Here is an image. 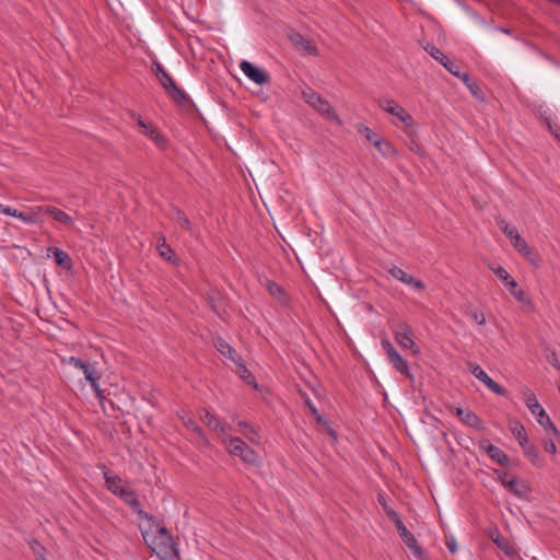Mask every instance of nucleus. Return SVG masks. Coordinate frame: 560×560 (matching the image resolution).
<instances>
[{
  "mask_svg": "<svg viewBox=\"0 0 560 560\" xmlns=\"http://www.w3.org/2000/svg\"><path fill=\"white\" fill-rule=\"evenodd\" d=\"M214 347L222 355L234 362L236 365H241L242 357L223 338L218 337L214 340Z\"/></svg>",
  "mask_w": 560,
  "mask_h": 560,
  "instance_id": "nucleus-20",
  "label": "nucleus"
},
{
  "mask_svg": "<svg viewBox=\"0 0 560 560\" xmlns=\"http://www.w3.org/2000/svg\"><path fill=\"white\" fill-rule=\"evenodd\" d=\"M388 273L395 278L396 280H398L399 282L401 283H405L407 284L408 281H410V277L411 275H408L406 271H404L401 268L397 267V266H393L388 269Z\"/></svg>",
  "mask_w": 560,
  "mask_h": 560,
  "instance_id": "nucleus-34",
  "label": "nucleus"
},
{
  "mask_svg": "<svg viewBox=\"0 0 560 560\" xmlns=\"http://www.w3.org/2000/svg\"><path fill=\"white\" fill-rule=\"evenodd\" d=\"M409 279L410 281L407 282V285H409L411 289L416 291H423L425 289V283L422 280L416 279L412 276Z\"/></svg>",
  "mask_w": 560,
  "mask_h": 560,
  "instance_id": "nucleus-47",
  "label": "nucleus"
},
{
  "mask_svg": "<svg viewBox=\"0 0 560 560\" xmlns=\"http://www.w3.org/2000/svg\"><path fill=\"white\" fill-rule=\"evenodd\" d=\"M2 214L19 219L24 224L39 223V207L27 210H18L10 206H2Z\"/></svg>",
  "mask_w": 560,
  "mask_h": 560,
  "instance_id": "nucleus-11",
  "label": "nucleus"
},
{
  "mask_svg": "<svg viewBox=\"0 0 560 560\" xmlns=\"http://www.w3.org/2000/svg\"><path fill=\"white\" fill-rule=\"evenodd\" d=\"M183 424L190 431L195 432L199 438L205 439L202 429L190 417H182Z\"/></svg>",
  "mask_w": 560,
  "mask_h": 560,
  "instance_id": "nucleus-36",
  "label": "nucleus"
},
{
  "mask_svg": "<svg viewBox=\"0 0 560 560\" xmlns=\"http://www.w3.org/2000/svg\"><path fill=\"white\" fill-rule=\"evenodd\" d=\"M479 448L485 451L488 456L502 467L510 466V457L498 446L493 445L489 440L483 439L479 442Z\"/></svg>",
  "mask_w": 560,
  "mask_h": 560,
  "instance_id": "nucleus-12",
  "label": "nucleus"
},
{
  "mask_svg": "<svg viewBox=\"0 0 560 560\" xmlns=\"http://www.w3.org/2000/svg\"><path fill=\"white\" fill-rule=\"evenodd\" d=\"M517 441L523 451H525L527 447L532 445L529 443L527 434H523Z\"/></svg>",
  "mask_w": 560,
  "mask_h": 560,
  "instance_id": "nucleus-56",
  "label": "nucleus"
},
{
  "mask_svg": "<svg viewBox=\"0 0 560 560\" xmlns=\"http://www.w3.org/2000/svg\"><path fill=\"white\" fill-rule=\"evenodd\" d=\"M314 418H315V420H316V422H317V423H322V424L327 425V427H328V429H329V434H330L335 440L337 439V434H336L335 430H334V429H331V428L329 427L328 421H326L319 412H318V416H314Z\"/></svg>",
  "mask_w": 560,
  "mask_h": 560,
  "instance_id": "nucleus-52",
  "label": "nucleus"
},
{
  "mask_svg": "<svg viewBox=\"0 0 560 560\" xmlns=\"http://www.w3.org/2000/svg\"><path fill=\"white\" fill-rule=\"evenodd\" d=\"M206 300H207L208 305L211 307V310L217 315L221 316V311H222L221 302H222V298H221L220 292L214 291V290L208 292L207 296H206Z\"/></svg>",
  "mask_w": 560,
  "mask_h": 560,
  "instance_id": "nucleus-28",
  "label": "nucleus"
},
{
  "mask_svg": "<svg viewBox=\"0 0 560 560\" xmlns=\"http://www.w3.org/2000/svg\"><path fill=\"white\" fill-rule=\"evenodd\" d=\"M377 501L378 503L381 504V506L383 508L384 512H387L388 509H392L388 503H387V500H386V497L384 493H378L377 495Z\"/></svg>",
  "mask_w": 560,
  "mask_h": 560,
  "instance_id": "nucleus-55",
  "label": "nucleus"
},
{
  "mask_svg": "<svg viewBox=\"0 0 560 560\" xmlns=\"http://www.w3.org/2000/svg\"><path fill=\"white\" fill-rule=\"evenodd\" d=\"M199 417L209 429L215 431L218 434H225L226 428L214 415L210 413L207 409H201L199 411Z\"/></svg>",
  "mask_w": 560,
  "mask_h": 560,
  "instance_id": "nucleus-23",
  "label": "nucleus"
},
{
  "mask_svg": "<svg viewBox=\"0 0 560 560\" xmlns=\"http://www.w3.org/2000/svg\"><path fill=\"white\" fill-rule=\"evenodd\" d=\"M174 212H175L174 220L177 222V224L185 231H190L191 223H190L189 219L187 218V215L184 213V211H182L178 208H174Z\"/></svg>",
  "mask_w": 560,
  "mask_h": 560,
  "instance_id": "nucleus-32",
  "label": "nucleus"
},
{
  "mask_svg": "<svg viewBox=\"0 0 560 560\" xmlns=\"http://www.w3.org/2000/svg\"><path fill=\"white\" fill-rule=\"evenodd\" d=\"M388 360H393L395 357L399 355L398 351L393 347L389 351L386 352Z\"/></svg>",
  "mask_w": 560,
  "mask_h": 560,
  "instance_id": "nucleus-59",
  "label": "nucleus"
},
{
  "mask_svg": "<svg viewBox=\"0 0 560 560\" xmlns=\"http://www.w3.org/2000/svg\"><path fill=\"white\" fill-rule=\"evenodd\" d=\"M240 369L241 377L247 383L252 384L254 383V376L253 374L247 370V368L244 365L243 360L241 361V365H237Z\"/></svg>",
  "mask_w": 560,
  "mask_h": 560,
  "instance_id": "nucleus-44",
  "label": "nucleus"
},
{
  "mask_svg": "<svg viewBox=\"0 0 560 560\" xmlns=\"http://www.w3.org/2000/svg\"><path fill=\"white\" fill-rule=\"evenodd\" d=\"M470 371H471V374L477 380L482 382L492 393L500 395V396H505L506 389L503 386H501L500 384H498L497 382H494L479 365H477V364L471 365Z\"/></svg>",
  "mask_w": 560,
  "mask_h": 560,
  "instance_id": "nucleus-16",
  "label": "nucleus"
},
{
  "mask_svg": "<svg viewBox=\"0 0 560 560\" xmlns=\"http://www.w3.org/2000/svg\"><path fill=\"white\" fill-rule=\"evenodd\" d=\"M455 415L464 424L470 428H475L480 431L485 429L482 420L469 409L457 407L455 409Z\"/></svg>",
  "mask_w": 560,
  "mask_h": 560,
  "instance_id": "nucleus-18",
  "label": "nucleus"
},
{
  "mask_svg": "<svg viewBox=\"0 0 560 560\" xmlns=\"http://www.w3.org/2000/svg\"><path fill=\"white\" fill-rule=\"evenodd\" d=\"M394 335L395 340L400 347L404 349H410L415 354L420 352L419 347L413 341V331L407 323H398L395 326Z\"/></svg>",
  "mask_w": 560,
  "mask_h": 560,
  "instance_id": "nucleus-8",
  "label": "nucleus"
},
{
  "mask_svg": "<svg viewBox=\"0 0 560 560\" xmlns=\"http://www.w3.org/2000/svg\"><path fill=\"white\" fill-rule=\"evenodd\" d=\"M523 452L533 465H535L537 467L542 466V463L539 458V452L533 444Z\"/></svg>",
  "mask_w": 560,
  "mask_h": 560,
  "instance_id": "nucleus-35",
  "label": "nucleus"
},
{
  "mask_svg": "<svg viewBox=\"0 0 560 560\" xmlns=\"http://www.w3.org/2000/svg\"><path fill=\"white\" fill-rule=\"evenodd\" d=\"M48 252L52 254L58 266L66 270H70L72 268V259L68 253L59 247H49Z\"/></svg>",
  "mask_w": 560,
  "mask_h": 560,
  "instance_id": "nucleus-24",
  "label": "nucleus"
},
{
  "mask_svg": "<svg viewBox=\"0 0 560 560\" xmlns=\"http://www.w3.org/2000/svg\"><path fill=\"white\" fill-rule=\"evenodd\" d=\"M380 107L386 113L397 117L407 129H412L415 126V120L411 115H409L401 106H399L392 98L381 100L378 103Z\"/></svg>",
  "mask_w": 560,
  "mask_h": 560,
  "instance_id": "nucleus-9",
  "label": "nucleus"
},
{
  "mask_svg": "<svg viewBox=\"0 0 560 560\" xmlns=\"http://www.w3.org/2000/svg\"><path fill=\"white\" fill-rule=\"evenodd\" d=\"M393 366L402 375L407 376L408 378H412V375L410 374L408 363L405 359L399 354L395 357L393 360L389 361Z\"/></svg>",
  "mask_w": 560,
  "mask_h": 560,
  "instance_id": "nucleus-31",
  "label": "nucleus"
},
{
  "mask_svg": "<svg viewBox=\"0 0 560 560\" xmlns=\"http://www.w3.org/2000/svg\"><path fill=\"white\" fill-rule=\"evenodd\" d=\"M268 291L272 296L277 298L278 300H282L285 295L282 287L277 284L275 281H268Z\"/></svg>",
  "mask_w": 560,
  "mask_h": 560,
  "instance_id": "nucleus-39",
  "label": "nucleus"
},
{
  "mask_svg": "<svg viewBox=\"0 0 560 560\" xmlns=\"http://www.w3.org/2000/svg\"><path fill=\"white\" fill-rule=\"evenodd\" d=\"M103 475H104V479H105V487H106V489L109 492H112L113 494H117L119 488L124 487V486L120 485L121 483V478L118 475L113 474L105 466H104Z\"/></svg>",
  "mask_w": 560,
  "mask_h": 560,
  "instance_id": "nucleus-26",
  "label": "nucleus"
},
{
  "mask_svg": "<svg viewBox=\"0 0 560 560\" xmlns=\"http://www.w3.org/2000/svg\"><path fill=\"white\" fill-rule=\"evenodd\" d=\"M500 30H501V32H503V33H505V34H510V30H509V28L501 27Z\"/></svg>",
  "mask_w": 560,
  "mask_h": 560,
  "instance_id": "nucleus-62",
  "label": "nucleus"
},
{
  "mask_svg": "<svg viewBox=\"0 0 560 560\" xmlns=\"http://www.w3.org/2000/svg\"><path fill=\"white\" fill-rule=\"evenodd\" d=\"M81 371L84 373L86 381L91 384V387L95 392L96 397L102 402L105 396L103 390L100 388L98 381L101 375L96 371L95 366L86 362V368L81 369Z\"/></svg>",
  "mask_w": 560,
  "mask_h": 560,
  "instance_id": "nucleus-19",
  "label": "nucleus"
},
{
  "mask_svg": "<svg viewBox=\"0 0 560 560\" xmlns=\"http://www.w3.org/2000/svg\"><path fill=\"white\" fill-rule=\"evenodd\" d=\"M240 68L243 73L256 84L262 85L270 81L269 74L265 70L256 67L250 61L243 60L240 65Z\"/></svg>",
  "mask_w": 560,
  "mask_h": 560,
  "instance_id": "nucleus-13",
  "label": "nucleus"
},
{
  "mask_svg": "<svg viewBox=\"0 0 560 560\" xmlns=\"http://www.w3.org/2000/svg\"><path fill=\"white\" fill-rule=\"evenodd\" d=\"M547 360L552 366H555L557 370H560V362L555 351H552L551 354L548 355Z\"/></svg>",
  "mask_w": 560,
  "mask_h": 560,
  "instance_id": "nucleus-54",
  "label": "nucleus"
},
{
  "mask_svg": "<svg viewBox=\"0 0 560 560\" xmlns=\"http://www.w3.org/2000/svg\"><path fill=\"white\" fill-rule=\"evenodd\" d=\"M493 273L505 284L509 293L518 302L525 301V292L521 289L517 282L510 276V273L501 266L491 267Z\"/></svg>",
  "mask_w": 560,
  "mask_h": 560,
  "instance_id": "nucleus-10",
  "label": "nucleus"
},
{
  "mask_svg": "<svg viewBox=\"0 0 560 560\" xmlns=\"http://www.w3.org/2000/svg\"><path fill=\"white\" fill-rule=\"evenodd\" d=\"M291 43L299 49L302 50L304 54L310 56H317L318 49L313 39L304 37L302 34L298 32H291L288 35Z\"/></svg>",
  "mask_w": 560,
  "mask_h": 560,
  "instance_id": "nucleus-14",
  "label": "nucleus"
},
{
  "mask_svg": "<svg viewBox=\"0 0 560 560\" xmlns=\"http://www.w3.org/2000/svg\"><path fill=\"white\" fill-rule=\"evenodd\" d=\"M502 231L510 238L511 242H513L514 235H520L516 229L510 228L508 224L502 226Z\"/></svg>",
  "mask_w": 560,
  "mask_h": 560,
  "instance_id": "nucleus-51",
  "label": "nucleus"
},
{
  "mask_svg": "<svg viewBox=\"0 0 560 560\" xmlns=\"http://www.w3.org/2000/svg\"><path fill=\"white\" fill-rule=\"evenodd\" d=\"M544 448L546 452H548L550 454H556V452H557L556 444L552 440L545 441Z\"/></svg>",
  "mask_w": 560,
  "mask_h": 560,
  "instance_id": "nucleus-53",
  "label": "nucleus"
},
{
  "mask_svg": "<svg viewBox=\"0 0 560 560\" xmlns=\"http://www.w3.org/2000/svg\"><path fill=\"white\" fill-rule=\"evenodd\" d=\"M69 364H71L72 366H74L75 369H79V370L86 368V362L77 357H70Z\"/></svg>",
  "mask_w": 560,
  "mask_h": 560,
  "instance_id": "nucleus-50",
  "label": "nucleus"
},
{
  "mask_svg": "<svg viewBox=\"0 0 560 560\" xmlns=\"http://www.w3.org/2000/svg\"><path fill=\"white\" fill-rule=\"evenodd\" d=\"M143 539L145 544L151 548V550L162 560H179V550L177 548V542L174 540L173 536L170 537H159L153 536L151 540L147 539V536L143 535Z\"/></svg>",
  "mask_w": 560,
  "mask_h": 560,
  "instance_id": "nucleus-2",
  "label": "nucleus"
},
{
  "mask_svg": "<svg viewBox=\"0 0 560 560\" xmlns=\"http://www.w3.org/2000/svg\"><path fill=\"white\" fill-rule=\"evenodd\" d=\"M427 52L434 58L436 61H439L441 65L447 60V56L444 55L436 46L434 45H428L425 47Z\"/></svg>",
  "mask_w": 560,
  "mask_h": 560,
  "instance_id": "nucleus-37",
  "label": "nucleus"
},
{
  "mask_svg": "<svg viewBox=\"0 0 560 560\" xmlns=\"http://www.w3.org/2000/svg\"><path fill=\"white\" fill-rule=\"evenodd\" d=\"M302 397L304 399L305 405L307 406L308 410L313 416H318V409L315 407L311 398L307 396V394L302 393Z\"/></svg>",
  "mask_w": 560,
  "mask_h": 560,
  "instance_id": "nucleus-48",
  "label": "nucleus"
},
{
  "mask_svg": "<svg viewBox=\"0 0 560 560\" xmlns=\"http://www.w3.org/2000/svg\"><path fill=\"white\" fill-rule=\"evenodd\" d=\"M159 254L167 261L175 262L177 259L173 253L171 246L165 242V238L162 237L161 242L156 246Z\"/></svg>",
  "mask_w": 560,
  "mask_h": 560,
  "instance_id": "nucleus-30",
  "label": "nucleus"
},
{
  "mask_svg": "<svg viewBox=\"0 0 560 560\" xmlns=\"http://www.w3.org/2000/svg\"><path fill=\"white\" fill-rule=\"evenodd\" d=\"M463 81V83L467 86L471 95L478 100H483V93L480 90L478 83L476 81H472L470 79V75L468 72H462V74L458 77Z\"/></svg>",
  "mask_w": 560,
  "mask_h": 560,
  "instance_id": "nucleus-27",
  "label": "nucleus"
},
{
  "mask_svg": "<svg viewBox=\"0 0 560 560\" xmlns=\"http://www.w3.org/2000/svg\"><path fill=\"white\" fill-rule=\"evenodd\" d=\"M401 540L404 541V544L411 550L412 555L418 559V560H424V551L423 549L419 546L416 537L413 536L412 533H410L408 530V528L404 525L401 526H398V528H396Z\"/></svg>",
  "mask_w": 560,
  "mask_h": 560,
  "instance_id": "nucleus-15",
  "label": "nucleus"
},
{
  "mask_svg": "<svg viewBox=\"0 0 560 560\" xmlns=\"http://www.w3.org/2000/svg\"><path fill=\"white\" fill-rule=\"evenodd\" d=\"M238 427L241 428V432L244 436H246L252 442H256V436L258 435V432L253 425H250L246 421H240Z\"/></svg>",
  "mask_w": 560,
  "mask_h": 560,
  "instance_id": "nucleus-33",
  "label": "nucleus"
},
{
  "mask_svg": "<svg viewBox=\"0 0 560 560\" xmlns=\"http://www.w3.org/2000/svg\"><path fill=\"white\" fill-rule=\"evenodd\" d=\"M385 514L395 524L396 528H398V526L404 525L400 515L394 509H388V511L385 512Z\"/></svg>",
  "mask_w": 560,
  "mask_h": 560,
  "instance_id": "nucleus-46",
  "label": "nucleus"
},
{
  "mask_svg": "<svg viewBox=\"0 0 560 560\" xmlns=\"http://www.w3.org/2000/svg\"><path fill=\"white\" fill-rule=\"evenodd\" d=\"M491 539L508 557L513 559L517 556L516 549L499 532L492 534Z\"/></svg>",
  "mask_w": 560,
  "mask_h": 560,
  "instance_id": "nucleus-25",
  "label": "nucleus"
},
{
  "mask_svg": "<svg viewBox=\"0 0 560 560\" xmlns=\"http://www.w3.org/2000/svg\"><path fill=\"white\" fill-rule=\"evenodd\" d=\"M116 495L120 500H122L141 518H144L149 522L155 523V521H156L155 516L152 514H149L141 508V503L138 498V494L132 488H130L129 486L119 488Z\"/></svg>",
  "mask_w": 560,
  "mask_h": 560,
  "instance_id": "nucleus-6",
  "label": "nucleus"
},
{
  "mask_svg": "<svg viewBox=\"0 0 560 560\" xmlns=\"http://www.w3.org/2000/svg\"><path fill=\"white\" fill-rule=\"evenodd\" d=\"M494 472L498 475V479L501 485L515 497L524 499L530 493L532 489L526 481L521 480L515 476H510L506 471L495 469Z\"/></svg>",
  "mask_w": 560,
  "mask_h": 560,
  "instance_id": "nucleus-5",
  "label": "nucleus"
},
{
  "mask_svg": "<svg viewBox=\"0 0 560 560\" xmlns=\"http://www.w3.org/2000/svg\"><path fill=\"white\" fill-rule=\"evenodd\" d=\"M515 249L522 254L529 262L536 265L538 261L537 255L528 246L527 242L521 235H514L512 242Z\"/></svg>",
  "mask_w": 560,
  "mask_h": 560,
  "instance_id": "nucleus-22",
  "label": "nucleus"
},
{
  "mask_svg": "<svg viewBox=\"0 0 560 560\" xmlns=\"http://www.w3.org/2000/svg\"><path fill=\"white\" fill-rule=\"evenodd\" d=\"M385 514L395 524L396 528H398V526L404 525L400 515L394 509H388V511L385 512Z\"/></svg>",
  "mask_w": 560,
  "mask_h": 560,
  "instance_id": "nucleus-45",
  "label": "nucleus"
},
{
  "mask_svg": "<svg viewBox=\"0 0 560 560\" xmlns=\"http://www.w3.org/2000/svg\"><path fill=\"white\" fill-rule=\"evenodd\" d=\"M229 452L233 456L241 457L247 464L256 465L259 463V455L240 438L230 439Z\"/></svg>",
  "mask_w": 560,
  "mask_h": 560,
  "instance_id": "nucleus-7",
  "label": "nucleus"
},
{
  "mask_svg": "<svg viewBox=\"0 0 560 560\" xmlns=\"http://www.w3.org/2000/svg\"><path fill=\"white\" fill-rule=\"evenodd\" d=\"M155 536H159V537H170L172 536L167 528L165 526H160L159 529H158V534Z\"/></svg>",
  "mask_w": 560,
  "mask_h": 560,
  "instance_id": "nucleus-57",
  "label": "nucleus"
},
{
  "mask_svg": "<svg viewBox=\"0 0 560 560\" xmlns=\"http://www.w3.org/2000/svg\"><path fill=\"white\" fill-rule=\"evenodd\" d=\"M30 547L38 559L45 560L46 549L44 548V546H42L37 540H32L30 542Z\"/></svg>",
  "mask_w": 560,
  "mask_h": 560,
  "instance_id": "nucleus-42",
  "label": "nucleus"
},
{
  "mask_svg": "<svg viewBox=\"0 0 560 560\" xmlns=\"http://www.w3.org/2000/svg\"><path fill=\"white\" fill-rule=\"evenodd\" d=\"M510 430L516 440L523 434H527L524 425L517 420L510 421Z\"/></svg>",
  "mask_w": 560,
  "mask_h": 560,
  "instance_id": "nucleus-40",
  "label": "nucleus"
},
{
  "mask_svg": "<svg viewBox=\"0 0 560 560\" xmlns=\"http://www.w3.org/2000/svg\"><path fill=\"white\" fill-rule=\"evenodd\" d=\"M382 347L383 349L385 350V352L389 351L390 348H393L394 346L388 341V340H383L382 341Z\"/></svg>",
  "mask_w": 560,
  "mask_h": 560,
  "instance_id": "nucleus-61",
  "label": "nucleus"
},
{
  "mask_svg": "<svg viewBox=\"0 0 560 560\" xmlns=\"http://www.w3.org/2000/svg\"><path fill=\"white\" fill-rule=\"evenodd\" d=\"M544 120L546 122V126L548 127V130L550 133L560 142V125L552 121L550 117H544Z\"/></svg>",
  "mask_w": 560,
  "mask_h": 560,
  "instance_id": "nucleus-41",
  "label": "nucleus"
},
{
  "mask_svg": "<svg viewBox=\"0 0 560 560\" xmlns=\"http://www.w3.org/2000/svg\"><path fill=\"white\" fill-rule=\"evenodd\" d=\"M470 317L478 325H485V323H486L485 314L481 311L471 312Z\"/></svg>",
  "mask_w": 560,
  "mask_h": 560,
  "instance_id": "nucleus-49",
  "label": "nucleus"
},
{
  "mask_svg": "<svg viewBox=\"0 0 560 560\" xmlns=\"http://www.w3.org/2000/svg\"><path fill=\"white\" fill-rule=\"evenodd\" d=\"M450 73H452L453 75L455 77H459L462 74V71H460V67L458 65H456L455 62H453L452 60H450V58H447V60L445 62H443L442 65Z\"/></svg>",
  "mask_w": 560,
  "mask_h": 560,
  "instance_id": "nucleus-43",
  "label": "nucleus"
},
{
  "mask_svg": "<svg viewBox=\"0 0 560 560\" xmlns=\"http://www.w3.org/2000/svg\"><path fill=\"white\" fill-rule=\"evenodd\" d=\"M357 129L371 143H374L375 139H378V136L363 124H359Z\"/></svg>",
  "mask_w": 560,
  "mask_h": 560,
  "instance_id": "nucleus-38",
  "label": "nucleus"
},
{
  "mask_svg": "<svg viewBox=\"0 0 560 560\" xmlns=\"http://www.w3.org/2000/svg\"><path fill=\"white\" fill-rule=\"evenodd\" d=\"M388 360H393L395 357L399 355L398 351L393 347L389 351L386 352Z\"/></svg>",
  "mask_w": 560,
  "mask_h": 560,
  "instance_id": "nucleus-60",
  "label": "nucleus"
},
{
  "mask_svg": "<svg viewBox=\"0 0 560 560\" xmlns=\"http://www.w3.org/2000/svg\"><path fill=\"white\" fill-rule=\"evenodd\" d=\"M152 67L159 82L176 104L183 106L190 102L187 93L176 84L160 62H153Z\"/></svg>",
  "mask_w": 560,
  "mask_h": 560,
  "instance_id": "nucleus-1",
  "label": "nucleus"
},
{
  "mask_svg": "<svg viewBox=\"0 0 560 560\" xmlns=\"http://www.w3.org/2000/svg\"><path fill=\"white\" fill-rule=\"evenodd\" d=\"M523 398L526 407L536 417L537 422L545 429L551 430L556 436H560V431L555 427L550 417L546 413L545 409L538 402L533 390L526 388L523 392Z\"/></svg>",
  "mask_w": 560,
  "mask_h": 560,
  "instance_id": "nucleus-3",
  "label": "nucleus"
},
{
  "mask_svg": "<svg viewBox=\"0 0 560 560\" xmlns=\"http://www.w3.org/2000/svg\"><path fill=\"white\" fill-rule=\"evenodd\" d=\"M137 124L142 129V131L154 141V143L159 148L166 147V139L158 131L155 127H153L150 124H147L144 120L141 119L140 116H138L137 118Z\"/></svg>",
  "mask_w": 560,
  "mask_h": 560,
  "instance_id": "nucleus-21",
  "label": "nucleus"
},
{
  "mask_svg": "<svg viewBox=\"0 0 560 560\" xmlns=\"http://www.w3.org/2000/svg\"><path fill=\"white\" fill-rule=\"evenodd\" d=\"M446 547L447 549L454 553L456 551V541L454 538H451L450 540L446 541Z\"/></svg>",
  "mask_w": 560,
  "mask_h": 560,
  "instance_id": "nucleus-58",
  "label": "nucleus"
},
{
  "mask_svg": "<svg viewBox=\"0 0 560 560\" xmlns=\"http://www.w3.org/2000/svg\"><path fill=\"white\" fill-rule=\"evenodd\" d=\"M46 215L52 217L54 220L65 225L73 224V219L63 210L58 209L54 206H39V223L43 222L44 217Z\"/></svg>",
  "mask_w": 560,
  "mask_h": 560,
  "instance_id": "nucleus-17",
  "label": "nucleus"
},
{
  "mask_svg": "<svg viewBox=\"0 0 560 560\" xmlns=\"http://www.w3.org/2000/svg\"><path fill=\"white\" fill-rule=\"evenodd\" d=\"M302 96L304 101L312 106L315 110H317L320 115L336 121L338 125H341L342 121L340 117L335 113L331 108L328 101L323 98L317 92L313 89L307 88L302 92Z\"/></svg>",
  "mask_w": 560,
  "mask_h": 560,
  "instance_id": "nucleus-4",
  "label": "nucleus"
},
{
  "mask_svg": "<svg viewBox=\"0 0 560 560\" xmlns=\"http://www.w3.org/2000/svg\"><path fill=\"white\" fill-rule=\"evenodd\" d=\"M373 145L376 148V150L385 158H393L396 155V150L394 145L385 140L382 139H375Z\"/></svg>",
  "mask_w": 560,
  "mask_h": 560,
  "instance_id": "nucleus-29",
  "label": "nucleus"
}]
</instances>
